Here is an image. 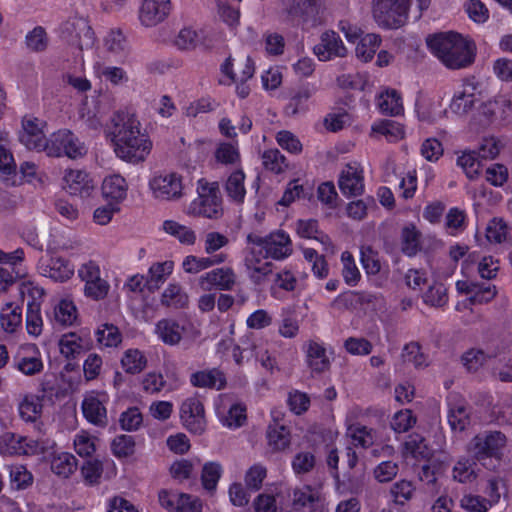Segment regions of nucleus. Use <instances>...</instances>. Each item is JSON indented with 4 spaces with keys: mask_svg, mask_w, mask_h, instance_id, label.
I'll return each mask as SVG.
<instances>
[{
    "mask_svg": "<svg viewBox=\"0 0 512 512\" xmlns=\"http://www.w3.org/2000/svg\"><path fill=\"white\" fill-rule=\"evenodd\" d=\"M497 504V495L492 499L466 493L460 499V507L468 512H488Z\"/></svg>",
    "mask_w": 512,
    "mask_h": 512,
    "instance_id": "nucleus-53",
    "label": "nucleus"
},
{
    "mask_svg": "<svg viewBox=\"0 0 512 512\" xmlns=\"http://www.w3.org/2000/svg\"><path fill=\"white\" fill-rule=\"evenodd\" d=\"M261 247H252L247 250L244 257L245 272L255 284H261L272 272V263L267 260Z\"/></svg>",
    "mask_w": 512,
    "mask_h": 512,
    "instance_id": "nucleus-19",
    "label": "nucleus"
},
{
    "mask_svg": "<svg viewBox=\"0 0 512 512\" xmlns=\"http://www.w3.org/2000/svg\"><path fill=\"white\" fill-rule=\"evenodd\" d=\"M161 231L175 238L184 246H193L197 241L196 232L191 227L172 219L163 221Z\"/></svg>",
    "mask_w": 512,
    "mask_h": 512,
    "instance_id": "nucleus-38",
    "label": "nucleus"
},
{
    "mask_svg": "<svg viewBox=\"0 0 512 512\" xmlns=\"http://www.w3.org/2000/svg\"><path fill=\"white\" fill-rule=\"evenodd\" d=\"M448 422L453 430L462 431L469 423V414L465 401L458 395L448 397Z\"/></svg>",
    "mask_w": 512,
    "mask_h": 512,
    "instance_id": "nucleus-34",
    "label": "nucleus"
},
{
    "mask_svg": "<svg viewBox=\"0 0 512 512\" xmlns=\"http://www.w3.org/2000/svg\"><path fill=\"white\" fill-rule=\"evenodd\" d=\"M456 269V265L449 266L444 272H433V282L423 293V302L432 307H443L448 302L447 288L441 282L443 279L451 277Z\"/></svg>",
    "mask_w": 512,
    "mask_h": 512,
    "instance_id": "nucleus-21",
    "label": "nucleus"
},
{
    "mask_svg": "<svg viewBox=\"0 0 512 512\" xmlns=\"http://www.w3.org/2000/svg\"><path fill=\"white\" fill-rule=\"evenodd\" d=\"M73 446L80 457H89L96 451V437L85 430H81L75 434Z\"/></svg>",
    "mask_w": 512,
    "mask_h": 512,
    "instance_id": "nucleus-61",
    "label": "nucleus"
},
{
    "mask_svg": "<svg viewBox=\"0 0 512 512\" xmlns=\"http://www.w3.org/2000/svg\"><path fill=\"white\" fill-rule=\"evenodd\" d=\"M307 190L308 187L300 183L299 179H293L287 184L278 204L288 207L297 199L305 198L308 194Z\"/></svg>",
    "mask_w": 512,
    "mask_h": 512,
    "instance_id": "nucleus-64",
    "label": "nucleus"
},
{
    "mask_svg": "<svg viewBox=\"0 0 512 512\" xmlns=\"http://www.w3.org/2000/svg\"><path fill=\"white\" fill-rule=\"evenodd\" d=\"M226 255L219 254L214 257H199L195 255H187L183 258L181 267L187 274H198L209 269L214 265L225 262Z\"/></svg>",
    "mask_w": 512,
    "mask_h": 512,
    "instance_id": "nucleus-39",
    "label": "nucleus"
},
{
    "mask_svg": "<svg viewBox=\"0 0 512 512\" xmlns=\"http://www.w3.org/2000/svg\"><path fill=\"white\" fill-rule=\"evenodd\" d=\"M346 430L347 436L350 437L355 446L367 448L373 445L376 439L374 430L363 425L355 427L348 426V429Z\"/></svg>",
    "mask_w": 512,
    "mask_h": 512,
    "instance_id": "nucleus-62",
    "label": "nucleus"
},
{
    "mask_svg": "<svg viewBox=\"0 0 512 512\" xmlns=\"http://www.w3.org/2000/svg\"><path fill=\"white\" fill-rule=\"evenodd\" d=\"M174 261L154 262L147 271L146 284L150 290L159 289L174 271Z\"/></svg>",
    "mask_w": 512,
    "mask_h": 512,
    "instance_id": "nucleus-35",
    "label": "nucleus"
},
{
    "mask_svg": "<svg viewBox=\"0 0 512 512\" xmlns=\"http://www.w3.org/2000/svg\"><path fill=\"white\" fill-rule=\"evenodd\" d=\"M225 191L228 198L237 203L242 204L246 196L245 174L242 170L232 172L226 180Z\"/></svg>",
    "mask_w": 512,
    "mask_h": 512,
    "instance_id": "nucleus-49",
    "label": "nucleus"
},
{
    "mask_svg": "<svg viewBox=\"0 0 512 512\" xmlns=\"http://www.w3.org/2000/svg\"><path fill=\"white\" fill-rule=\"evenodd\" d=\"M456 164L471 180L476 179L481 173V162L475 151L463 150L458 152Z\"/></svg>",
    "mask_w": 512,
    "mask_h": 512,
    "instance_id": "nucleus-51",
    "label": "nucleus"
},
{
    "mask_svg": "<svg viewBox=\"0 0 512 512\" xmlns=\"http://www.w3.org/2000/svg\"><path fill=\"white\" fill-rule=\"evenodd\" d=\"M222 199L218 184L200 179L197 182V197L186 208L189 216L218 218L222 215Z\"/></svg>",
    "mask_w": 512,
    "mask_h": 512,
    "instance_id": "nucleus-5",
    "label": "nucleus"
},
{
    "mask_svg": "<svg viewBox=\"0 0 512 512\" xmlns=\"http://www.w3.org/2000/svg\"><path fill=\"white\" fill-rule=\"evenodd\" d=\"M426 44L429 51L448 69L467 68L476 58L475 42L463 34H428Z\"/></svg>",
    "mask_w": 512,
    "mask_h": 512,
    "instance_id": "nucleus-2",
    "label": "nucleus"
},
{
    "mask_svg": "<svg viewBox=\"0 0 512 512\" xmlns=\"http://www.w3.org/2000/svg\"><path fill=\"white\" fill-rule=\"evenodd\" d=\"M236 274L231 267H218L201 274L197 279V285L202 291L213 289L230 291L236 284Z\"/></svg>",
    "mask_w": 512,
    "mask_h": 512,
    "instance_id": "nucleus-15",
    "label": "nucleus"
},
{
    "mask_svg": "<svg viewBox=\"0 0 512 512\" xmlns=\"http://www.w3.org/2000/svg\"><path fill=\"white\" fill-rule=\"evenodd\" d=\"M284 21L292 28L316 29L325 21V9L319 0H281Z\"/></svg>",
    "mask_w": 512,
    "mask_h": 512,
    "instance_id": "nucleus-3",
    "label": "nucleus"
},
{
    "mask_svg": "<svg viewBox=\"0 0 512 512\" xmlns=\"http://www.w3.org/2000/svg\"><path fill=\"white\" fill-rule=\"evenodd\" d=\"M46 122L42 119L27 116L22 121L21 143L29 150L44 152L46 146Z\"/></svg>",
    "mask_w": 512,
    "mask_h": 512,
    "instance_id": "nucleus-16",
    "label": "nucleus"
},
{
    "mask_svg": "<svg viewBox=\"0 0 512 512\" xmlns=\"http://www.w3.org/2000/svg\"><path fill=\"white\" fill-rule=\"evenodd\" d=\"M41 275L57 282H65L74 275L73 264L61 257H51L49 260H41L39 263Z\"/></svg>",
    "mask_w": 512,
    "mask_h": 512,
    "instance_id": "nucleus-29",
    "label": "nucleus"
},
{
    "mask_svg": "<svg viewBox=\"0 0 512 512\" xmlns=\"http://www.w3.org/2000/svg\"><path fill=\"white\" fill-rule=\"evenodd\" d=\"M7 470L12 489L24 490L32 485L33 475L25 465L11 464L7 466Z\"/></svg>",
    "mask_w": 512,
    "mask_h": 512,
    "instance_id": "nucleus-52",
    "label": "nucleus"
},
{
    "mask_svg": "<svg viewBox=\"0 0 512 512\" xmlns=\"http://www.w3.org/2000/svg\"><path fill=\"white\" fill-rule=\"evenodd\" d=\"M277 332L285 339H295L300 333V320L293 307H283L277 322Z\"/></svg>",
    "mask_w": 512,
    "mask_h": 512,
    "instance_id": "nucleus-37",
    "label": "nucleus"
},
{
    "mask_svg": "<svg viewBox=\"0 0 512 512\" xmlns=\"http://www.w3.org/2000/svg\"><path fill=\"white\" fill-rule=\"evenodd\" d=\"M58 347L60 354L68 360L76 359L79 355L90 348L89 333L81 331L68 332L63 334L59 341Z\"/></svg>",
    "mask_w": 512,
    "mask_h": 512,
    "instance_id": "nucleus-23",
    "label": "nucleus"
},
{
    "mask_svg": "<svg viewBox=\"0 0 512 512\" xmlns=\"http://www.w3.org/2000/svg\"><path fill=\"white\" fill-rule=\"evenodd\" d=\"M372 132L384 136L389 142H397L404 138L405 131L402 124L393 120H381L372 125Z\"/></svg>",
    "mask_w": 512,
    "mask_h": 512,
    "instance_id": "nucleus-54",
    "label": "nucleus"
},
{
    "mask_svg": "<svg viewBox=\"0 0 512 512\" xmlns=\"http://www.w3.org/2000/svg\"><path fill=\"white\" fill-rule=\"evenodd\" d=\"M190 382L195 387L220 390L225 386L226 380L224 374L214 368L193 373Z\"/></svg>",
    "mask_w": 512,
    "mask_h": 512,
    "instance_id": "nucleus-43",
    "label": "nucleus"
},
{
    "mask_svg": "<svg viewBox=\"0 0 512 512\" xmlns=\"http://www.w3.org/2000/svg\"><path fill=\"white\" fill-rule=\"evenodd\" d=\"M467 227V214L458 207L449 209L445 216V229L449 235L457 236Z\"/></svg>",
    "mask_w": 512,
    "mask_h": 512,
    "instance_id": "nucleus-58",
    "label": "nucleus"
},
{
    "mask_svg": "<svg viewBox=\"0 0 512 512\" xmlns=\"http://www.w3.org/2000/svg\"><path fill=\"white\" fill-rule=\"evenodd\" d=\"M324 501L320 489L310 485L297 487L292 492V505L295 509L303 508L314 503Z\"/></svg>",
    "mask_w": 512,
    "mask_h": 512,
    "instance_id": "nucleus-47",
    "label": "nucleus"
},
{
    "mask_svg": "<svg viewBox=\"0 0 512 512\" xmlns=\"http://www.w3.org/2000/svg\"><path fill=\"white\" fill-rule=\"evenodd\" d=\"M346 39L349 43L356 44V56L364 62L373 58L381 43L378 34H346Z\"/></svg>",
    "mask_w": 512,
    "mask_h": 512,
    "instance_id": "nucleus-32",
    "label": "nucleus"
},
{
    "mask_svg": "<svg viewBox=\"0 0 512 512\" xmlns=\"http://www.w3.org/2000/svg\"><path fill=\"white\" fill-rule=\"evenodd\" d=\"M95 337L98 344L106 348L117 347L122 342V334L118 327L110 323L101 324L95 332Z\"/></svg>",
    "mask_w": 512,
    "mask_h": 512,
    "instance_id": "nucleus-55",
    "label": "nucleus"
},
{
    "mask_svg": "<svg viewBox=\"0 0 512 512\" xmlns=\"http://www.w3.org/2000/svg\"><path fill=\"white\" fill-rule=\"evenodd\" d=\"M106 391L92 390L84 394L81 409L84 418L98 427H105L108 423L106 405L109 402Z\"/></svg>",
    "mask_w": 512,
    "mask_h": 512,
    "instance_id": "nucleus-10",
    "label": "nucleus"
},
{
    "mask_svg": "<svg viewBox=\"0 0 512 512\" xmlns=\"http://www.w3.org/2000/svg\"><path fill=\"white\" fill-rule=\"evenodd\" d=\"M377 106L381 113L397 116L403 112L402 97L395 89H386L380 93Z\"/></svg>",
    "mask_w": 512,
    "mask_h": 512,
    "instance_id": "nucleus-48",
    "label": "nucleus"
},
{
    "mask_svg": "<svg viewBox=\"0 0 512 512\" xmlns=\"http://www.w3.org/2000/svg\"><path fill=\"white\" fill-rule=\"evenodd\" d=\"M305 363L313 374H321L329 370L331 365L330 353L325 344L319 340H308L303 347Z\"/></svg>",
    "mask_w": 512,
    "mask_h": 512,
    "instance_id": "nucleus-20",
    "label": "nucleus"
},
{
    "mask_svg": "<svg viewBox=\"0 0 512 512\" xmlns=\"http://www.w3.org/2000/svg\"><path fill=\"white\" fill-rule=\"evenodd\" d=\"M102 473L103 463L98 459L85 461L80 468L83 482L88 486L99 484Z\"/></svg>",
    "mask_w": 512,
    "mask_h": 512,
    "instance_id": "nucleus-63",
    "label": "nucleus"
},
{
    "mask_svg": "<svg viewBox=\"0 0 512 512\" xmlns=\"http://www.w3.org/2000/svg\"><path fill=\"white\" fill-rule=\"evenodd\" d=\"M44 394L27 392L21 396L17 404L20 419L25 423L37 422L43 414Z\"/></svg>",
    "mask_w": 512,
    "mask_h": 512,
    "instance_id": "nucleus-26",
    "label": "nucleus"
},
{
    "mask_svg": "<svg viewBox=\"0 0 512 512\" xmlns=\"http://www.w3.org/2000/svg\"><path fill=\"white\" fill-rule=\"evenodd\" d=\"M485 236L489 243L502 244L511 241L512 230L502 218L495 217L488 222Z\"/></svg>",
    "mask_w": 512,
    "mask_h": 512,
    "instance_id": "nucleus-45",
    "label": "nucleus"
},
{
    "mask_svg": "<svg viewBox=\"0 0 512 512\" xmlns=\"http://www.w3.org/2000/svg\"><path fill=\"white\" fill-rule=\"evenodd\" d=\"M476 93L477 83L474 79L463 81L453 95L449 105L450 110L456 115L468 113L477 101Z\"/></svg>",
    "mask_w": 512,
    "mask_h": 512,
    "instance_id": "nucleus-24",
    "label": "nucleus"
},
{
    "mask_svg": "<svg viewBox=\"0 0 512 512\" xmlns=\"http://www.w3.org/2000/svg\"><path fill=\"white\" fill-rule=\"evenodd\" d=\"M160 505L169 512H202L199 498L186 493L161 490L158 493Z\"/></svg>",
    "mask_w": 512,
    "mask_h": 512,
    "instance_id": "nucleus-17",
    "label": "nucleus"
},
{
    "mask_svg": "<svg viewBox=\"0 0 512 512\" xmlns=\"http://www.w3.org/2000/svg\"><path fill=\"white\" fill-rule=\"evenodd\" d=\"M315 92L316 88L314 85L310 83L302 85L298 89V91L291 97L287 107L288 111L291 114H296L300 111L305 110L307 101L312 97V95Z\"/></svg>",
    "mask_w": 512,
    "mask_h": 512,
    "instance_id": "nucleus-60",
    "label": "nucleus"
},
{
    "mask_svg": "<svg viewBox=\"0 0 512 512\" xmlns=\"http://www.w3.org/2000/svg\"><path fill=\"white\" fill-rule=\"evenodd\" d=\"M165 41L179 50L211 49L214 47V34H167Z\"/></svg>",
    "mask_w": 512,
    "mask_h": 512,
    "instance_id": "nucleus-27",
    "label": "nucleus"
},
{
    "mask_svg": "<svg viewBox=\"0 0 512 512\" xmlns=\"http://www.w3.org/2000/svg\"><path fill=\"white\" fill-rule=\"evenodd\" d=\"M295 230L299 237L304 239H313L321 243L326 253H335V248L330 237L319 229L317 220L299 219L295 223Z\"/></svg>",
    "mask_w": 512,
    "mask_h": 512,
    "instance_id": "nucleus-30",
    "label": "nucleus"
},
{
    "mask_svg": "<svg viewBox=\"0 0 512 512\" xmlns=\"http://www.w3.org/2000/svg\"><path fill=\"white\" fill-rule=\"evenodd\" d=\"M115 156L121 161L138 165L149 157L153 142L135 113L119 111L111 118L106 130Z\"/></svg>",
    "mask_w": 512,
    "mask_h": 512,
    "instance_id": "nucleus-1",
    "label": "nucleus"
},
{
    "mask_svg": "<svg viewBox=\"0 0 512 512\" xmlns=\"http://www.w3.org/2000/svg\"><path fill=\"white\" fill-rule=\"evenodd\" d=\"M61 187L70 196L85 199L93 194L95 182L87 171L68 168L63 172Z\"/></svg>",
    "mask_w": 512,
    "mask_h": 512,
    "instance_id": "nucleus-11",
    "label": "nucleus"
},
{
    "mask_svg": "<svg viewBox=\"0 0 512 512\" xmlns=\"http://www.w3.org/2000/svg\"><path fill=\"white\" fill-rule=\"evenodd\" d=\"M404 447L406 454L414 458L429 459L432 456V450L428 447L426 440L418 434L410 435Z\"/></svg>",
    "mask_w": 512,
    "mask_h": 512,
    "instance_id": "nucleus-59",
    "label": "nucleus"
},
{
    "mask_svg": "<svg viewBox=\"0 0 512 512\" xmlns=\"http://www.w3.org/2000/svg\"><path fill=\"white\" fill-rule=\"evenodd\" d=\"M44 152L48 157H67L75 160L86 155L87 147L71 130L59 129L46 140Z\"/></svg>",
    "mask_w": 512,
    "mask_h": 512,
    "instance_id": "nucleus-6",
    "label": "nucleus"
},
{
    "mask_svg": "<svg viewBox=\"0 0 512 512\" xmlns=\"http://www.w3.org/2000/svg\"><path fill=\"white\" fill-rule=\"evenodd\" d=\"M77 466V459L69 452H55L50 460L52 472L63 479H67L74 474Z\"/></svg>",
    "mask_w": 512,
    "mask_h": 512,
    "instance_id": "nucleus-41",
    "label": "nucleus"
},
{
    "mask_svg": "<svg viewBox=\"0 0 512 512\" xmlns=\"http://www.w3.org/2000/svg\"><path fill=\"white\" fill-rule=\"evenodd\" d=\"M18 290L21 299L27 301V308L41 307L45 290L35 280L25 276L21 279Z\"/></svg>",
    "mask_w": 512,
    "mask_h": 512,
    "instance_id": "nucleus-40",
    "label": "nucleus"
},
{
    "mask_svg": "<svg viewBox=\"0 0 512 512\" xmlns=\"http://www.w3.org/2000/svg\"><path fill=\"white\" fill-rule=\"evenodd\" d=\"M420 11L426 10L431 0H416ZM412 0H372L374 20L383 29H399L409 19Z\"/></svg>",
    "mask_w": 512,
    "mask_h": 512,
    "instance_id": "nucleus-4",
    "label": "nucleus"
},
{
    "mask_svg": "<svg viewBox=\"0 0 512 512\" xmlns=\"http://www.w3.org/2000/svg\"><path fill=\"white\" fill-rule=\"evenodd\" d=\"M53 321L60 326H71L78 318V311L74 302L69 298H62L53 306Z\"/></svg>",
    "mask_w": 512,
    "mask_h": 512,
    "instance_id": "nucleus-44",
    "label": "nucleus"
},
{
    "mask_svg": "<svg viewBox=\"0 0 512 512\" xmlns=\"http://www.w3.org/2000/svg\"><path fill=\"white\" fill-rule=\"evenodd\" d=\"M184 331V326L171 318L161 319L155 325V334L164 344L169 346L179 344Z\"/></svg>",
    "mask_w": 512,
    "mask_h": 512,
    "instance_id": "nucleus-33",
    "label": "nucleus"
},
{
    "mask_svg": "<svg viewBox=\"0 0 512 512\" xmlns=\"http://www.w3.org/2000/svg\"><path fill=\"white\" fill-rule=\"evenodd\" d=\"M180 420L183 426L191 433L201 435L206 429L204 406L196 397H188L180 406Z\"/></svg>",
    "mask_w": 512,
    "mask_h": 512,
    "instance_id": "nucleus-13",
    "label": "nucleus"
},
{
    "mask_svg": "<svg viewBox=\"0 0 512 512\" xmlns=\"http://www.w3.org/2000/svg\"><path fill=\"white\" fill-rule=\"evenodd\" d=\"M508 440L500 431H485L475 435L466 445V452L477 461L486 458L501 459Z\"/></svg>",
    "mask_w": 512,
    "mask_h": 512,
    "instance_id": "nucleus-7",
    "label": "nucleus"
},
{
    "mask_svg": "<svg viewBox=\"0 0 512 512\" xmlns=\"http://www.w3.org/2000/svg\"><path fill=\"white\" fill-rule=\"evenodd\" d=\"M313 53L319 61H329L335 57H344L347 49L338 34H322L314 45Z\"/></svg>",
    "mask_w": 512,
    "mask_h": 512,
    "instance_id": "nucleus-28",
    "label": "nucleus"
},
{
    "mask_svg": "<svg viewBox=\"0 0 512 512\" xmlns=\"http://www.w3.org/2000/svg\"><path fill=\"white\" fill-rule=\"evenodd\" d=\"M121 365L126 373L138 374L147 366V358L138 349H128L121 358Z\"/></svg>",
    "mask_w": 512,
    "mask_h": 512,
    "instance_id": "nucleus-57",
    "label": "nucleus"
},
{
    "mask_svg": "<svg viewBox=\"0 0 512 512\" xmlns=\"http://www.w3.org/2000/svg\"><path fill=\"white\" fill-rule=\"evenodd\" d=\"M247 239L248 242L261 247L266 256L274 260H284L293 253L292 240L289 234L283 230L273 231L264 238L249 235Z\"/></svg>",
    "mask_w": 512,
    "mask_h": 512,
    "instance_id": "nucleus-9",
    "label": "nucleus"
},
{
    "mask_svg": "<svg viewBox=\"0 0 512 512\" xmlns=\"http://www.w3.org/2000/svg\"><path fill=\"white\" fill-rule=\"evenodd\" d=\"M160 301L166 307L179 309L188 304L189 297L180 284L172 282L164 289Z\"/></svg>",
    "mask_w": 512,
    "mask_h": 512,
    "instance_id": "nucleus-50",
    "label": "nucleus"
},
{
    "mask_svg": "<svg viewBox=\"0 0 512 512\" xmlns=\"http://www.w3.org/2000/svg\"><path fill=\"white\" fill-rule=\"evenodd\" d=\"M338 184L342 194L347 197L361 195L364 191V178L360 165H346L341 171Z\"/></svg>",
    "mask_w": 512,
    "mask_h": 512,
    "instance_id": "nucleus-25",
    "label": "nucleus"
},
{
    "mask_svg": "<svg viewBox=\"0 0 512 512\" xmlns=\"http://www.w3.org/2000/svg\"><path fill=\"white\" fill-rule=\"evenodd\" d=\"M129 184L119 173L106 175L101 183V195L106 202L120 206L128 195Z\"/></svg>",
    "mask_w": 512,
    "mask_h": 512,
    "instance_id": "nucleus-22",
    "label": "nucleus"
},
{
    "mask_svg": "<svg viewBox=\"0 0 512 512\" xmlns=\"http://www.w3.org/2000/svg\"><path fill=\"white\" fill-rule=\"evenodd\" d=\"M268 448L273 452H283L291 445L290 430L278 423L270 424L266 431Z\"/></svg>",
    "mask_w": 512,
    "mask_h": 512,
    "instance_id": "nucleus-36",
    "label": "nucleus"
},
{
    "mask_svg": "<svg viewBox=\"0 0 512 512\" xmlns=\"http://www.w3.org/2000/svg\"><path fill=\"white\" fill-rule=\"evenodd\" d=\"M172 9L171 0H142L138 20L144 28H154L169 17Z\"/></svg>",
    "mask_w": 512,
    "mask_h": 512,
    "instance_id": "nucleus-14",
    "label": "nucleus"
},
{
    "mask_svg": "<svg viewBox=\"0 0 512 512\" xmlns=\"http://www.w3.org/2000/svg\"><path fill=\"white\" fill-rule=\"evenodd\" d=\"M22 324V308L14 302L5 303L0 309V326L9 334L15 333Z\"/></svg>",
    "mask_w": 512,
    "mask_h": 512,
    "instance_id": "nucleus-42",
    "label": "nucleus"
},
{
    "mask_svg": "<svg viewBox=\"0 0 512 512\" xmlns=\"http://www.w3.org/2000/svg\"><path fill=\"white\" fill-rule=\"evenodd\" d=\"M83 123L90 129L99 130L104 121L105 111L98 98H85L78 110Z\"/></svg>",
    "mask_w": 512,
    "mask_h": 512,
    "instance_id": "nucleus-31",
    "label": "nucleus"
},
{
    "mask_svg": "<svg viewBox=\"0 0 512 512\" xmlns=\"http://www.w3.org/2000/svg\"><path fill=\"white\" fill-rule=\"evenodd\" d=\"M475 460V458L473 460L467 457H460L452 470L454 480L460 483L474 482L478 478L480 472Z\"/></svg>",
    "mask_w": 512,
    "mask_h": 512,
    "instance_id": "nucleus-46",
    "label": "nucleus"
},
{
    "mask_svg": "<svg viewBox=\"0 0 512 512\" xmlns=\"http://www.w3.org/2000/svg\"><path fill=\"white\" fill-rule=\"evenodd\" d=\"M215 411L220 423L230 429L239 428L246 421V408L226 395L219 396Z\"/></svg>",
    "mask_w": 512,
    "mask_h": 512,
    "instance_id": "nucleus-18",
    "label": "nucleus"
},
{
    "mask_svg": "<svg viewBox=\"0 0 512 512\" xmlns=\"http://www.w3.org/2000/svg\"><path fill=\"white\" fill-rule=\"evenodd\" d=\"M13 367L28 377L42 373L44 362L39 348L35 344L21 345L13 357Z\"/></svg>",
    "mask_w": 512,
    "mask_h": 512,
    "instance_id": "nucleus-12",
    "label": "nucleus"
},
{
    "mask_svg": "<svg viewBox=\"0 0 512 512\" xmlns=\"http://www.w3.org/2000/svg\"><path fill=\"white\" fill-rule=\"evenodd\" d=\"M420 232L415 225L409 224L401 231V249L407 256H414L420 250Z\"/></svg>",
    "mask_w": 512,
    "mask_h": 512,
    "instance_id": "nucleus-56",
    "label": "nucleus"
},
{
    "mask_svg": "<svg viewBox=\"0 0 512 512\" xmlns=\"http://www.w3.org/2000/svg\"><path fill=\"white\" fill-rule=\"evenodd\" d=\"M148 189L159 201H178L185 195L183 176L173 171L155 172L148 180Z\"/></svg>",
    "mask_w": 512,
    "mask_h": 512,
    "instance_id": "nucleus-8",
    "label": "nucleus"
}]
</instances>
